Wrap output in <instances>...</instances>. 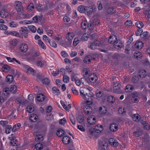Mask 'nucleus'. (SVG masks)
Segmentation results:
<instances>
[{"label":"nucleus","instance_id":"nucleus-19","mask_svg":"<svg viewBox=\"0 0 150 150\" xmlns=\"http://www.w3.org/2000/svg\"><path fill=\"white\" fill-rule=\"evenodd\" d=\"M110 129L111 131H116L117 130L118 126L115 123H112L110 125Z\"/></svg>","mask_w":150,"mask_h":150},{"label":"nucleus","instance_id":"nucleus-11","mask_svg":"<svg viewBox=\"0 0 150 150\" xmlns=\"http://www.w3.org/2000/svg\"><path fill=\"white\" fill-rule=\"evenodd\" d=\"M87 122L88 124L93 125L96 122V118L93 116H91L87 118Z\"/></svg>","mask_w":150,"mask_h":150},{"label":"nucleus","instance_id":"nucleus-38","mask_svg":"<svg viewBox=\"0 0 150 150\" xmlns=\"http://www.w3.org/2000/svg\"><path fill=\"white\" fill-rule=\"evenodd\" d=\"M132 117L134 121H137L140 119V116L138 114H134L132 116Z\"/></svg>","mask_w":150,"mask_h":150},{"label":"nucleus","instance_id":"nucleus-42","mask_svg":"<svg viewBox=\"0 0 150 150\" xmlns=\"http://www.w3.org/2000/svg\"><path fill=\"white\" fill-rule=\"evenodd\" d=\"M27 111L29 113H31L34 110V107L32 105H29L26 108Z\"/></svg>","mask_w":150,"mask_h":150},{"label":"nucleus","instance_id":"nucleus-41","mask_svg":"<svg viewBox=\"0 0 150 150\" xmlns=\"http://www.w3.org/2000/svg\"><path fill=\"white\" fill-rule=\"evenodd\" d=\"M10 92L8 88H5L3 89V93L5 96L8 95Z\"/></svg>","mask_w":150,"mask_h":150},{"label":"nucleus","instance_id":"nucleus-13","mask_svg":"<svg viewBox=\"0 0 150 150\" xmlns=\"http://www.w3.org/2000/svg\"><path fill=\"white\" fill-rule=\"evenodd\" d=\"M8 13L7 10L5 9L1 10L0 12V16L3 18H6L8 16Z\"/></svg>","mask_w":150,"mask_h":150},{"label":"nucleus","instance_id":"nucleus-31","mask_svg":"<svg viewBox=\"0 0 150 150\" xmlns=\"http://www.w3.org/2000/svg\"><path fill=\"white\" fill-rule=\"evenodd\" d=\"M135 47L138 49H141L142 48L143 44L141 41H138L135 44Z\"/></svg>","mask_w":150,"mask_h":150},{"label":"nucleus","instance_id":"nucleus-8","mask_svg":"<svg viewBox=\"0 0 150 150\" xmlns=\"http://www.w3.org/2000/svg\"><path fill=\"white\" fill-rule=\"evenodd\" d=\"M100 45V42L99 41H96L94 42L90 43V45H88V47L92 50H94L96 48V47Z\"/></svg>","mask_w":150,"mask_h":150},{"label":"nucleus","instance_id":"nucleus-3","mask_svg":"<svg viewBox=\"0 0 150 150\" xmlns=\"http://www.w3.org/2000/svg\"><path fill=\"white\" fill-rule=\"evenodd\" d=\"M86 105H84L83 108V111L85 114L86 115H89L91 114L92 112V108L90 105L88 103Z\"/></svg>","mask_w":150,"mask_h":150},{"label":"nucleus","instance_id":"nucleus-45","mask_svg":"<svg viewBox=\"0 0 150 150\" xmlns=\"http://www.w3.org/2000/svg\"><path fill=\"white\" fill-rule=\"evenodd\" d=\"M42 82L43 84L47 86L50 83V81L49 79L47 78H45L43 79Z\"/></svg>","mask_w":150,"mask_h":150},{"label":"nucleus","instance_id":"nucleus-48","mask_svg":"<svg viewBox=\"0 0 150 150\" xmlns=\"http://www.w3.org/2000/svg\"><path fill=\"white\" fill-rule=\"evenodd\" d=\"M43 147V145L40 143L37 144L35 146V148L37 150H40Z\"/></svg>","mask_w":150,"mask_h":150},{"label":"nucleus","instance_id":"nucleus-21","mask_svg":"<svg viewBox=\"0 0 150 150\" xmlns=\"http://www.w3.org/2000/svg\"><path fill=\"white\" fill-rule=\"evenodd\" d=\"M107 11L108 14H112L115 13L116 11L114 7L110 6L108 8L107 10Z\"/></svg>","mask_w":150,"mask_h":150},{"label":"nucleus","instance_id":"nucleus-46","mask_svg":"<svg viewBox=\"0 0 150 150\" xmlns=\"http://www.w3.org/2000/svg\"><path fill=\"white\" fill-rule=\"evenodd\" d=\"M38 44L43 49H46V47L44 43L41 40H39L38 41Z\"/></svg>","mask_w":150,"mask_h":150},{"label":"nucleus","instance_id":"nucleus-39","mask_svg":"<svg viewBox=\"0 0 150 150\" xmlns=\"http://www.w3.org/2000/svg\"><path fill=\"white\" fill-rule=\"evenodd\" d=\"M81 82L84 85L87 86L89 84L88 79L85 78H82L81 79Z\"/></svg>","mask_w":150,"mask_h":150},{"label":"nucleus","instance_id":"nucleus-60","mask_svg":"<svg viewBox=\"0 0 150 150\" xmlns=\"http://www.w3.org/2000/svg\"><path fill=\"white\" fill-rule=\"evenodd\" d=\"M7 29L8 27L6 25L3 24H0V30H6Z\"/></svg>","mask_w":150,"mask_h":150},{"label":"nucleus","instance_id":"nucleus-28","mask_svg":"<svg viewBox=\"0 0 150 150\" xmlns=\"http://www.w3.org/2000/svg\"><path fill=\"white\" fill-rule=\"evenodd\" d=\"M21 127V125L19 123L15 124L12 128V132H15L17 129H19Z\"/></svg>","mask_w":150,"mask_h":150},{"label":"nucleus","instance_id":"nucleus-2","mask_svg":"<svg viewBox=\"0 0 150 150\" xmlns=\"http://www.w3.org/2000/svg\"><path fill=\"white\" fill-rule=\"evenodd\" d=\"M21 66L26 72L34 76L35 74V72L33 69L30 67L29 66L25 64H22Z\"/></svg>","mask_w":150,"mask_h":150},{"label":"nucleus","instance_id":"nucleus-51","mask_svg":"<svg viewBox=\"0 0 150 150\" xmlns=\"http://www.w3.org/2000/svg\"><path fill=\"white\" fill-rule=\"evenodd\" d=\"M28 28L33 33L36 32L37 29L36 27L34 25H31L28 26Z\"/></svg>","mask_w":150,"mask_h":150},{"label":"nucleus","instance_id":"nucleus-57","mask_svg":"<svg viewBox=\"0 0 150 150\" xmlns=\"http://www.w3.org/2000/svg\"><path fill=\"white\" fill-rule=\"evenodd\" d=\"M70 120L73 125H75L76 124V122L75 120L74 117L72 115H70L69 116Z\"/></svg>","mask_w":150,"mask_h":150},{"label":"nucleus","instance_id":"nucleus-40","mask_svg":"<svg viewBox=\"0 0 150 150\" xmlns=\"http://www.w3.org/2000/svg\"><path fill=\"white\" fill-rule=\"evenodd\" d=\"M135 25L139 28V29H142L141 28L144 27V24L143 23L139 21L136 23Z\"/></svg>","mask_w":150,"mask_h":150},{"label":"nucleus","instance_id":"nucleus-34","mask_svg":"<svg viewBox=\"0 0 150 150\" xmlns=\"http://www.w3.org/2000/svg\"><path fill=\"white\" fill-rule=\"evenodd\" d=\"M9 88L10 91L12 93H14L16 91L17 87L15 85H11Z\"/></svg>","mask_w":150,"mask_h":150},{"label":"nucleus","instance_id":"nucleus-17","mask_svg":"<svg viewBox=\"0 0 150 150\" xmlns=\"http://www.w3.org/2000/svg\"><path fill=\"white\" fill-rule=\"evenodd\" d=\"M45 96L42 94L40 93L37 95V99L38 101L42 102L45 99Z\"/></svg>","mask_w":150,"mask_h":150},{"label":"nucleus","instance_id":"nucleus-36","mask_svg":"<svg viewBox=\"0 0 150 150\" xmlns=\"http://www.w3.org/2000/svg\"><path fill=\"white\" fill-rule=\"evenodd\" d=\"M85 7L84 6L80 5L78 6V10L80 13H85Z\"/></svg>","mask_w":150,"mask_h":150},{"label":"nucleus","instance_id":"nucleus-6","mask_svg":"<svg viewBox=\"0 0 150 150\" xmlns=\"http://www.w3.org/2000/svg\"><path fill=\"white\" fill-rule=\"evenodd\" d=\"M19 50L22 53L25 52L28 50V47L27 44L23 43L20 45L19 46Z\"/></svg>","mask_w":150,"mask_h":150},{"label":"nucleus","instance_id":"nucleus-12","mask_svg":"<svg viewBox=\"0 0 150 150\" xmlns=\"http://www.w3.org/2000/svg\"><path fill=\"white\" fill-rule=\"evenodd\" d=\"M117 40V37L115 35L110 36L108 39V42L112 44H114Z\"/></svg>","mask_w":150,"mask_h":150},{"label":"nucleus","instance_id":"nucleus-1","mask_svg":"<svg viewBox=\"0 0 150 150\" xmlns=\"http://www.w3.org/2000/svg\"><path fill=\"white\" fill-rule=\"evenodd\" d=\"M90 88L89 87L87 88L82 87L79 89L81 96L86 101V103L88 104H91L93 103L91 97L92 92L90 90Z\"/></svg>","mask_w":150,"mask_h":150},{"label":"nucleus","instance_id":"nucleus-55","mask_svg":"<svg viewBox=\"0 0 150 150\" xmlns=\"http://www.w3.org/2000/svg\"><path fill=\"white\" fill-rule=\"evenodd\" d=\"M80 40L78 38H74L73 42V45L74 46H76L80 42Z\"/></svg>","mask_w":150,"mask_h":150},{"label":"nucleus","instance_id":"nucleus-15","mask_svg":"<svg viewBox=\"0 0 150 150\" xmlns=\"http://www.w3.org/2000/svg\"><path fill=\"white\" fill-rule=\"evenodd\" d=\"M109 144L112 146L116 147L118 145V143L117 140L115 139L111 138L109 141Z\"/></svg>","mask_w":150,"mask_h":150},{"label":"nucleus","instance_id":"nucleus-9","mask_svg":"<svg viewBox=\"0 0 150 150\" xmlns=\"http://www.w3.org/2000/svg\"><path fill=\"white\" fill-rule=\"evenodd\" d=\"M74 36V34L73 33L69 32L66 35V38L68 40L69 43L71 44L72 40Z\"/></svg>","mask_w":150,"mask_h":150},{"label":"nucleus","instance_id":"nucleus-25","mask_svg":"<svg viewBox=\"0 0 150 150\" xmlns=\"http://www.w3.org/2000/svg\"><path fill=\"white\" fill-rule=\"evenodd\" d=\"M64 130L61 129H59L57 130L56 134L59 137H61L64 134Z\"/></svg>","mask_w":150,"mask_h":150},{"label":"nucleus","instance_id":"nucleus-5","mask_svg":"<svg viewBox=\"0 0 150 150\" xmlns=\"http://www.w3.org/2000/svg\"><path fill=\"white\" fill-rule=\"evenodd\" d=\"M114 44V47L117 49L118 52L120 50V49L123 46V43L120 40H117Z\"/></svg>","mask_w":150,"mask_h":150},{"label":"nucleus","instance_id":"nucleus-43","mask_svg":"<svg viewBox=\"0 0 150 150\" xmlns=\"http://www.w3.org/2000/svg\"><path fill=\"white\" fill-rule=\"evenodd\" d=\"M10 69L9 66L7 65H4L2 67V70L4 72H7Z\"/></svg>","mask_w":150,"mask_h":150},{"label":"nucleus","instance_id":"nucleus-62","mask_svg":"<svg viewBox=\"0 0 150 150\" xmlns=\"http://www.w3.org/2000/svg\"><path fill=\"white\" fill-rule=\"evenodd\" d=\"M52 90L53 93L56 95H58V93H59V90L55 87H53L52 88Z\"/></svg>","mask_w":150,"mask_h":150},{"label":"nucleus","instance_id":"nucleus-35","mask_svg":"<svg viewBox=\"0 0 150 150\" xmlns=\"http://www.w3.org/2000/svg\"><path fill=\"white\" fill-rule=\"evenodd\" d=\"M81 27L83 29H86L89 27L87 22L86 21H82L81 24Z\"/></svg>","mask_w":150,"mask_h":150},{"label":"nucleus","instance_id":"nucleus-37","mask_svg":"<svg viewBox=\"0 0 150 150\" xmlns=\"http://www.w3.org/2000/svg\"><path fill=\"white\" fill-rule=\"evenodd\" d=\"M13 80V77L11 75H8L6 78V81L9 83H11Z\"/></svg>","mask_w":150,"mask_h":150},{"label":"nucleus","instance_id":"nucleus-52","mask_svg":"<svg viewBox=\"0 0 150 150\" xmlns=\"http://www.w3.org/2000/svg\"><path fill=\"white\" fill-rule=\"evenodd\" d=\"M27 32V28L25 27H21V29L20 30V32L21 34H24Z\"/></svg>","mask_w":150,"mask_h":150},{"label":"nucleus","instance_id":"nucleus-63","mask_svg":"<svg viewBox=\"0 0 150 150\" xmlns=\"http://www.w3.org/2000/svg\"><path fill=\"white\" fill-rule=\"evenodd\" d=\"M148 34L149 33L147 31H146L144 32L142 35H141V36L143 38L145 39L146 38Z\"/></svg>","mask_w":150,"mask_h":150},{"label":"nucleus","instance_id":"nucleus-61","mask_svg":"<svg viewBox=\"0 0 150 150\" xmlns=\"http://www.w3.org/2000/svg\"><path fill=\"white\" fill-rule=\"evenodd\" d=\"M17 41L16 39H13L11 42V44L13 46H15L17 44Z\"/></svg>","mask_w":150,"mask_h":150},{"label":"nucleus","instance_id":"nucleus-16","mask_svg":"<svg viewBox=\"0 0 150 150\" xmlns=\"http://www.w3.org/2000/svg\"><path fill=\"white\" fill-rule=\"evenodd\" d=\"M15 102L17 104H18L19 105H23L25 104L26 100L23 98H17Z\"/></svg>","mask_w":150,"mask_h":150},{"label":"nucleus","instance_id":"nucleus-26","mask_svg":"<svg viewBox=\"0 0 150 150\" xmlns=\"http://www.w3.org/2000/svg\"><path fill=\"white\" fill-rule=\"evenodd\" d=\"M76 119L78 122L80 123H83L84 121V118L83 116L81 115H78L76 117Z\"/></svg>","mask_w":150,"mask_h":150},{"label":"nucleus","instance_id":"nucleus-56","mask_svg":"<svg viewBox=\"0 0 150 150\" xmlns=\"http://www.w3.org/2000/svg\"><path fill=\"white\" fill-rule=\"evenodd\" d=\"M103 95V92L101 91H97L96 96L98 98H101Z\"/></svg>","mask_w":150,"mask_h":150},{"label":"nucleus","instance_id":"nucleus-64","mask_svg":"<svg viewBox=\"0 0 150 150\" xmlns=\"http://www.w3.org/2000/svg\"><path fill=\"white\" fill-rule=\"evenodd\" d=\"M83 71L85 75H87L88 74L90 71L88 68H85L83 69Z\"/></svg>","mask_w":150,"mask_h":150},{"label":"nucleus","instance_id":"nucleus-53","mask_svg":"<svg viewBox=\"0 0 150 150\" xmlns=\"http://www.w3.org/2000/svg\"><path fill=\"white\" fill-rule=\"evenodd\" d=\"M9 25L11 27L15 28L17 27L18 24L16 22L13 21L9 23Z\"/></svg>","mask_w":150,"mask_h":150},{"label":"nucleus","instance_id":"nucleus-49","mask_svg":"<svg viewBox=\"0 0 150 150\" xmlns=\"http://www.w3.org/2000/svg\"><path fill=\"white\" fill-rule=\"evenodd\" d=\"M63 81L66 83H68L69 81V77L67 75H65L63 74Z\"/></svg>","mask_w":150,"mask_h":150},{"label":"nucleus","instance_id":"nucleus-47","mask_svg":"<svg viewBox=\"0 0 150 150\" xmlns=\"http://www.w3.org/2000/svg\"><path fill=\"white\" fill-rule=\"evenodd\" d=\"M88 37L89 35L86 33H85L83 35L81 39L83 41H87L88 40Z\"/></svg>","mask_w":150,"mask_h":150},{"label":"nucleus","instance_id":"nucleus-58","mask_svg":"<svg viewBox=\"0 0 150 150\" xmlns=\"http://www.w3.org/2000/svg\"><path fill=\"white\" fill-rule=\"evenodd\" d=\"M46 116V119L48 120H50L53 118V115L52 114L48 113Z\"/></svg>","mask_w":150,"mask_h":150},{"label":"nucleus","instance_id":"nucleus-22","mask_svg":"<svg viewBox=\"0 0 150 150\" xmlns=\"http://www.w3.org/2000/svg\"><path fill=\"white\" fill-rule=\"evenodd\" d=\"M36 8L38 11H44L47 10L48 7L47 6H44L43 7L42 6L39 5L36 7Z\"/></svg>","mask_w":150,"mask_h":150},{"label":"nucleus","instance_id":"nucleus-54","mask_svg":"<svg viewBox=\"0 0 150 150\" xmlns=\"http://www.w3.org/2000/svg\"><path fill=\"white\" fill-rule=\"evenodd\" d=\"M55 40L60 45L62 44V38L61 37H56L55 39Z\"/></svg>","mask_w":150,"mask_h":150},{"label":"nucleus","instance_id":"nucleus-29","mask_svg":"<svg viewBox=\"0 0 150 150\" xmlns=\"http://www.w3.org/2000/svg\"><path fill=\"white\" fill-rule=\"evenodd\" d=\"M38 118V116L34 114H31L30 116V120L33 122H35Z\"/></svg>","mask_w":150,"mask_h":150},{"label":"nucleus","instance_id":"nucleus-7","mask_svg":"<svg viewBox=\"0 0 150 150\" xmlns=\"http://www.w3.org/2000/svg\"><path fill=\"white\" fill-rule=\"evenodd\" d=\"M15 5L16 9L17 11L20 12L22 8V3L18 1H16L15 2Z\"/></svg>","mask_w":150,"mask_h":150},{"label":"nucleus","instance_id":"nucleus-44","mask_svg":"<svg viewBox=\"0 0 150 150\" xmlns=\"http://www.w3.org/2000/svg\"><path fill=\"white\" fill-rule=\"evenodd\" d=\"M118 113L120 114L124 115L126 114V111L124 108H120L118 110Z\"/></svg>","mask_w":150,"mask_h":150},{"label":"nucleus","instance_id":"nucleus-14","mask_svg":"<svg viewBox=\"0 0 150 150\" xmlns=\"http://www.w3.org/2000/svg\"><path fill=\"white\" fill-rule=\"evenodd\" d=\"M85 13L88 15H91L93 12V8L91 6H88L85 7Z\"/></svg>","mask_w":150,"mask_h":150},{"label":"nucleus","instance_id":"nucleus-33","mask_svg":"<svg viewBox=\"0 0 150 150\" xmlns=\"http://www.w3.org/2000/svg\"><path fill=\"white\" fill-rule=\"evenodd\" d=\"M102 150H106L108 147V144L105 142H102L99 145Z\"/></svg>","mask_w":150,"mask_h":150},{"label":"nucleus","instance_id":"nucleus-30","mask_svg":"<svg viewBox=\"0 0 150 150\" xmlns=\"http://www.w3.org/2000/svg\"><path fill=\"white\" fill-rule=\"evenodd\" d=\"M147 74V73L144 70H141L139 71V76L140 77L143 78Z\"/></svg>","mask_w":150,"mask_h":150},{"label":"nucleus","instance_id":"nucleus-4","mask_svg":"<svg viewBox=\"0 0 150 150\" xmlns=\"http://www.w3.org/2000/svg\"><path fill=\"white\" fill-rule=\"evenodd\" d=\"M113 92L116 93H120L121 92L120 89L121 84L117 82H114L113 84Z\"/></svg>","mask_w":150,"mask_h":150},{"label":"nucleus","instance_id":"nucleus-10","mask_svg":"<svg viewBox=\"0 0 150 150\" xmlns=\"http://www.w3.org/2000/svg\"><path fill=\"white\" fill-rule=\"evenodd\" d=\"M88 79L91 82L94 83L97 80V77L95 74H91L88 76Z\"/></svg>","mask_w":150,"mask_h":150},{"label":"nucleus","instance_id":"nucleus-23","mask_svg":"<svg viewBox=\"0 0 150 150\" xmlns=\"http://www.w3.org/2000/svg\"><path fill=\"white\" fill-rule=\"evenodd\" d=\"M92 59V57L90 55L86 56L84 58L83 60L84 62L86 64H88L90 63Z\"/></svg>","mask_w":150,"mask_h":150},{"label":"nucleus","instance_id":"nucleus-50","mask_svg":"<svg viewBox=\"0 0 150 150\" xmlns=\"http://www.w3.org/2000/svg\"><path fill=\"white\" fill-rule=\"evenodd\" d=\"M36 137L35 138L36 140L41 141L43 139V137L41 134H36Z\"/></svg>","mask_w":150,"mask_h":150},{"label":"nucleus","instance_id":"nucleus-18","mask_svg":"<svg viewBox=\"0 0 150 150\" xmlns=\"http://www.w3.org/2000/svg\"><path fill=\"white\" fill-rule=\"evenodd\" d=\"M62 141L64 144H68L70 142L71 138L69 137L65 136L63 137Z\"/></svg>","mask_w":150,"mask_h":150},{"label":"nucleus","instance_id":"nucleus-24","mask_svg":"<svg viewBox=\"0 0 150 150\" xmlns=\"http://www.w3.org/2000/svg\"><path fill=\"white\" fill-rule=\"evenodd\" d=\"M103 130V127L100 124L98 125L95 128V131L97 133L100 132Z\"/></svg>","mask_w":150,"mask_h":150},{"label":"nucleus","instance_id":"nucleus-20","mask_svg":"<svg viewBox=\"0 0 150 150\" xmlns=\"http://www.w3.org/2000/svg\"><path fill=\"white\" fill-rule=\"evenodd\" d=\"M134 89V87L131 84H129L126 86L125 90L126 92H129L132 91Z\"/></svg>","mask_w":150,"mask_h":150},{"label":"nucleus","instance_id":"nucleus-32","mask_svg":"<svg viewBox=\"0 0 150 150\" xmlns=\"http://www.w3.org/2000/svg\"><path fill=\"white\" fill-rule=\"evenodd\" d=\"M12 127L11 125H7L5 128V133L6 134L10 133L12 130Z\"/></svg>","mask_w":150,"mask_h":150},{"label":"nucleus","instance_id":"nucleus-27","mask_svg":"<svg viewBox=\"0 0 150 150\" xmlns=\"http://www.w3.org/2000/svg\"><path fill=\"white\" fill-rule=\"evenodd\" d=\"M107 108L104 106L100 107L99 108V112L101 114H105L106 112Z\"/></svg>","mask_w":150,"mask_h":150},{"label":"nucleus","instance_id":"nucleus-59","mask_svg":"<svg viewBox=\"0 0 150 150\" xmlns=\"http://www.w3.org/2000/svg\"><path fill=\"white\" fill-rule=\"evenodd\" d=\"M8 124V122L6 121L2 120L0 121V124L3 127H6Z\"/></svg>","mask_w":150,"mask_h":150}]
</instances>
